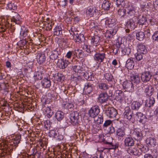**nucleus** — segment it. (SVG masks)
Listing matches in <instances>:
<instances>
[{
  "mask_svg": "<svg viewBox=\"0 0 158 158\" xmlns=\"http://www.w3.org/2000/svg\"><path fill=\"white\" fill-rule=\"evenodd\" d=\"M43 111L45 115L49 118H50L53 114V111L50 107H43Z\"/></svg>",
  "mask_w": 158,
  "mask_h": 158,
  "instance_id": "bb28decb",
  "label": "nucleus"
},
{
  "mask_svg": "<svg viewBox=\"0 0 158 158\" xmlns=\"http://www.w3.org/2000/svg\"><path fill=\"white\" fill-rule=\"evenodd\" d=\"M69 63L70 62L68 60L62 58L58 59L56 64L59 68L64 69L68 66Z\"/></svg>",
  "mask_w": 158,
  "mask_h": 158,
  "instance_id": "423d86ee",
  "label": "nucleus"
},
{
  "mask_svg": "<svg viewBox=\"0 0 158 158\" xmlns=\"http://www.w3.org/2000/svg\"><path fill=\"white\" fill-rule=\"evenodd\" d=\"M126 13L129 17L134 15L135 13V8L132 6L129 5L126 7Z\"/></svg>",
  "mask_w": 158,
  "mask_h": 158,
  "instance_id": "aec40b11",
  "label": "nucleus"
},
{
  "mask_svg": "<svg viewBox=\"0 0 158 158\" xmlns=\"http://www.w3.org/2000/svg\"><path fill=\"white\" fill-rule=\"evenodd\" d=\"M147 144L149 147H154L157 144L156 139L154 138L149 137L146 140Z\"/></svg>",
  "mask_w": 158,
  "mask_h": 158,
  "instance_id": "6ab92c4d",
  "label": "nucleus"
},
{
  "mask_svg": "<svg viewBox=\"0 0 158 158\" xmlns=\"http://www.w3.org/2000/svg\"><path fill=\"white\" fill-rule=\"evenodd\" d=\"M105 79L108 81H112L113 79V77L110 73H106L104 76Z\"/></svg>",
  "mask_w": 158,
  "mask_h": 158,
  "instance_id": "13d9d810",
  "label": "nucleus"
},
{
  "mask_svg": "<svg viewBox=\"0 0 158 158\" xmlns=\"http://www.w3.org/2000/svg\"><path fill=\"white\" fill-rule=\"evenodd\" d=\"M152 114L150 113L149 112H147L145 115H144V117L146 119L150 120L152 119Z\"/></svg>",
  "mask_w": 158,
  "mask_h": 158,
  "instance_id": "0e129e2a",
  "label": "nucleus"
},
{
  "mask_svg": "<svg viewBox=\"0 0 158 158\" xmlns=\"http://www.w3.org/2000/svg\"><path fill=\"white\" fill-rule=\"evenodd\" d=\"M116 45L118 47L121 48L122 53L124 55H129L131 51V49L128 47H126L123 43L117 42Z\"/></svg>",
  "mask_w": 158,
  "mask_h": 158,
  "instance_id": "39448f33",
  "label": "nucleus"
},
{
  "mask_svg": "<svg viewBox=\"0 0 158 158\" xmlns=\"http://www.w3.org/2000/svg\"><path fill=\"white\" fill-rule=\"evenodd\" d=\"M8 9L10 10H15L16 9L17 6L15 5L12 3H9L7 5Z\"/></svg>",
  "mask_w": 158,
  "mask_h": 158,
  "instance_id": "5fc2aeb1",
  "label": "nucleus"
},
{
  "mask_svg": "<svg viewBox=\"0 0 158 158\" xmlns=\"http://www.w3.org/2000/svg\"><path fill=\"white\" fill-rule=\"evenodd\" d=\"M142 106L141 102L137 101H133L131 103V107L133 110H138Z\"/></svg>",
  "mask_w": 158,
  "mask_h": 158,
  "instance_id": "cd10ccee",
  "label": "nucleus"
},
{
  "mask_svg": "<svg viewBox=\"0 0 158 158\" xmlns=\"http://www.w3.org/2000/svg\"><path fill=\"white\" fill-rule=\"evenodd\" d=\"M84 78L88 81H93L94 79L92 73L89 71H87L86 73L82 72Z\"/></svg>",
  "mask_w": 158,
  "mask_h": 158,
  "instance_id": "2f4dec72",
  "label": "nucleus"
},
{
  "mask_svg": "<svg viewBox=\"0 0 158 158\" xmlns=\"http://www.w3.org/2000/svg\"><path fill=\"white\" fill-rule=\"evenodd\" d=\"M56 79L58 81H62L64 79V76L61 73H58L57 76L56 77Z\"/></svg>",
  "mask_w": 158,
  "mask_h": 158,
  "instance_id": "bf43d9fd",
  "label": "nucleus"
},
{
  "mask_svg": "<svg viewBox=\"0 0 158 158\" xmlns=\"http://www.w3.org/2000/svg\"><path fill=\"white\" fill-rule=\"evenodd\" d=\"M76 42H81L83 38V35L82 34H77L73 36Z\"/></svg>",
  "mask_w": 158,
  "mask_h": 158,
  "instance_id": "49530a36",
  "label": "nucleus"
},
{
  "mask_svg": "<svg viewBox=\"0 0 158 158\" xmlns=\"http://www.w3.org/2000/svg\"><path fill=\"white\" fill-rule=\"evenodd\" d=\"M108 98V95L106 93H101L98 95V100L100 103H102L106 102Z\"/></svg>",
  "mask_w": 158,
  "mask_h": 158,
  "instance_id": "5701e85b",
  "label": "nucleus"
},
{
  "mask_svg": "<svg viewBox=\"0 0 158 158\" xmlns=\"http://www.w3.org/2000/svg\"><path fill=\"white\" fill-rule=\"evenodd\" d=\"M118 29V26H115L114 28L107 30L105 34V36L107 38H110L112 37L115 34Z\"/></svg>",
  "mask_w": 158,
  "mask_h": 158,
  "instance_id": "2eb2a0df",
  "label": "nucleus"
},
{
  "mask_svg": "<svg viewBox=\"0 0 158 158\" xmlns=\"http://www.w3.org/2000/svg\"><path fill=\"white\" fill-rule=\"evenodd\" d=\"M90 28L91 29L92 31H94L98 33V31H100L98 27L95 24L94 22L91 23L90 25Z\"/></svg>",
  "mask_w": 158,
  "mask_h": 158,
  "instance_id": "8fccbe9b",
  "label": "nucleus"
},
{
  "mask_svg": "<svg viewBox=\"0 0 158 158\" xmlns=\"http://www.w3.org/2000/svg\"><path fill=\"white\" fill-rule=\"evenodd\" d=\"M59 55L58 52L56 49L54 50L51 51L49 56L50 58L53 60H55L58 57Z\"/></svg>",
  "mask_w": 158,
  "mask_h": 158,
  "instance_id": "4c0bfd02",
  "label": "nucleus"
},
{
  "mask_svg": "<svg viewBox=\"0 0 158 158\" xmlns=\"http://www.w3.org/2000/svg\"><path fill=\"white\" fill-rule=\"evenodd\" d=\"M99 109L98 106H96L92 107L88 112L89 116L91 117H95L99 114Z\"/></svg>",
  "mask_w": 158,
  "mask_h": 158,
  "instance_id": "0eeeda50",
  "label": "nucleus"
},
{
  "mask_svg": "<svg viewBox=\"0 0 158 158\" xmlns=\"http://www.w3.org/2000/svg\"><path fill=\"white\" fill-rule=\"evenodd\" d=\"M41 85L45 88H49L51 85V82L48 78H44L41 81Z\"/></svg>",
  "mask_w": 158,
  "mask_h": 158,
  "instance_id": "c85d7f7f",
  "label": "nucleus"
},
{
  "mask_svg": "<svg viewBox=\"0 0 158 158\" xmlns=\"http://www.w3.org/2000/svg\"><path fill=\"white\" fill-rule=\"evenodd\" d=\"M135 143V141L134 139L131 136H128L125 138L124 140V144L126 147L133 146Z\"/></svg>",
  "mask_w": 158,
  "mask_h": 158,
  "instance_id": "a211bd4d",
  "label": "nucleus"
},
{
  "mask_svg": "<svg viewBox=\"0 0 158 158\" xmlns=\"http://www.w3.org/2000/svg\"><path fill=\"white\" fill-rule=\"evenodd\" d=\"M105 25L106 27H112L114 28L115 26H117L116 24V19L113 18H106L105 21Z\"/></svg>",
  "mask_w": 158,
  "mask_h": 158,
  "instance_id": "9d476101",
  "label": "nucleus"
},
{
  "mask_svg": "<svg viewBox=\"0 0 158 158\" xmlns=\"http://www.w3.org/2000/svg\"><path fill=\"white\" fill-rule=\"evenodd\" d=\"M133 59V58L130 57L127 60L126 65L128 69H131L134 68L135 63Z\"/></svg>",
  "mask_w": 158,
  "mask_h": 158,
  "instance_id": "b1692460",
  "label": "nucleus"
},
{
  "mask_svg": "<svg viewBox=\"0 0 158 158\" xmlns=\"http://www.w3.org/2000/svg\"><path fill=\"white\" fill-rule=\"evenodd\" d=\"M98 11V10H97L95 6H89L85 10L86 15L88 17H92L96 15Z\"/></svg>",
  "mask_w": 158,
  "mask_h": 158,
  "instance_id": "7ed1b4c3",
  "label": "nucleus"
},
{
  "mask_svg": "<svg viewBox=\"0 0 158 158\" xmlns=\"http://www.w3.org/2000/svg\"><path fill=\"white\" fill-rule=\"evenodd\" d=\"M146 152L145 148L142 144H138L134 148H129L127 149L128 153L131 155L140 156L142 152Z\"/></svg>",
  "mask_w": 158,
  "mask_h": 158,
  "instance_id": "f257e3e1",
  "label": "nucleus"
},
{
  "mask_svg": "<svg viewBox=\"0 0 158 158\" xmlns=\"http://www.w3.org/2000/svg\"><path fill=\"white\" fill-rule=\"evenodd\" d=\"M107 131L109 133H113L114 131V128L113 127L112 125H111L110 127H107Z\"/></svg>",
  "mask_w": 158,
  "mask_h": 158,
  "instance_id": "774afa93",
  "label": "nucleus"
},
{
  "mask_svg": "<svg viewBox=\"0 0 158 158\" xmlns=\"http://www.w3.org/2000/svg\"><path fill=\"white\" fill-rule=\"evenodd\" d=\"M133 136L135 139L138 140L142 139L143 138V134L141 129L139 128L134 129L132 133Z\"/></svg>",
  "mask_w": 158,
  "mask_h": 158,
  "instance_id": "f8f14e48",
  "label": "nucleus"
},
{
  "mask_svg": "<svg viewBox=\"0 0 158 158\" xmlns=\"http://www.w3.org/2000/svg\"><path fill=\"white\" fill-rule=\"evenodd\" d=\"M111 125H112V122L111 120H107L105 122L103 126L104 127H105L106 129L107 128V127H110Z\"/></svg>",
  "mask_w": 158,
  "mask_h": 158,
  "instance_id": "4d7b16f0",
  "label": "nucleus"
},
{
  "mask_svg": "<svg viewBox=\"0 0 158 158\" xmlns=\"http://www.w3.org/2000/svg\"><path fill=\"white\" fill-rule=\"evenodd\" d=\"M21 138V136L20 134H16L13 138L10 140L8 143V145H12L13 146H17L20 142Z\"/></svg>",
  "mask_w": 158,
  "mask_h": 158,
  "instance_id": "1a4fd4ad",
  "label": "nucleus"
},
{
  "mask_svg": "<svg viewBox=\"0 0 158 158\" xmlns=\"http://www.w3.org/2000/svg\"><path fill=\"white\" fill-rule=\"evenodd\" d=\"M49 135L50 137L55 138L58 136L57 132L55 130H50L49 132Z\"/></svg>",
  "mask_w": 158,
  "mask_h": 158,
  "instance_id": "864d4df0",
  "label": "nucleus"
},
{
  "mask_svg": "<svg viewBox=\"0 0 158 158\" xmlns=\"http://www.w3.org/2000/svg\"><path fill=\"white\" fill-rule=\"evenodd\" d=\"M136 19L135 18L130 19L127 22V27L131 29H134L136 27Z\"/></svg>",
  "mask_w": 158,
  "mask_h": 158,
  "instance_id": "393cba45",
  "label": "nucleus"
},
{
  "mask_svg": "<svg viewBox=\"0 0 158 158\" xmlns=\"http://www.w3.org/2000/svg\"><path fill=\"white\" fill-rule=\"evenodd\" d=\"M106 54L104 52H96L93 56L94 60L100 63L102 62L105 58Z\"/></svg>",
  "mask_w": 158,
  "mask_h": 158,
  "instance_id": "20e7f679",
  "label": "nucleus"
},
{
  "mask_svg": "<svg viewBox=\"0 0 158 158\" xmlns=\"http://www.w3.org/2000/svg\"><path fill=\"white\" fill-rule=\"evenodd\" d=\"M42 77V73L40 71L35 72L34 73L33 78L35 81H37L38 80H40Z\"/></svg>",
  "mask_w": 158,
  "mask_h": 158,
  "instance_id": "37998d69",
  "label": "nucleus"
},
{
  "mask_svg": "<svg viewBox=\"0 0 158 158\" xmlns=\"http://www.w3.org/2000/svg\"><path fill=\"white\" fill-rule=\"evenodd\" d=\"M27 30L24 27L21 28L20 32L21 38L23 39L27 35Z\"/></svg>",
  "mask_w": 158,
  "mask_h": 158,
  "instance_id": "de8ad7c7",
  "label": "nucleus"
},
{
  "mask_svg": "<svg viewBox=\"0 0 158 158\" xmlns=\"http://www.w3.org/2000/svg\"><path fill=\"white\" fill-rule=\"evenodd\" d=\"M98 86L99 89L104 90H106L109 88V86L108 85L103 82L99 83L98 84Z\"/></svg>",
  "mask_w": 158,
  "mask_h": 158,
  "instance_id": "a19ab883",
  "label": "nucleus"
},
{
  "mask_svg": "<svg viewBox=\"0 0 158 158\" xmlns=\"http://www.w3.org/2000/svg\"><path fill=\"white\" fill-rule=\"evenodd\" d=\"M153 89L151 85H146L145 86L144 91L149 96L151 95L152 94Z\"/></svg>",
  "mask_w": 158,
  "mask_h": 158,
  "instance_id": "e433bc0d",
  "label": "nucleus"
},
{
  "mask_svg": "<svg viewBox=\"0 0 158 158\" xmlns=\"http://www.w3.org/2000/svg\"><path fill=\"white\" fill-rule=\"evenodd\" d=\"M135 56L136 59L139 61L141 60L143 58V56L141 53L139 52H137V54H135Z\"/></svg>",
  "mask_w": 158,
  "mask_h": 158,
  "instance_id": "69168bd1",
  "label": "nucleus"
},
{
  "mask_svg": "<svg viewBox=\"0 0 158 158\" xmlns=\"http://www.w3.org/2000/svg\"><path fill=\"white\" fill-rule=\"evenodd\" d=\"M123 85L124 89L128 90L129 92H131L134 90V87L131 81H125L123 82Z\"/></svg>",
  "mask_w": 158,
  "mask_h": 158,
  "instance_id": "ddd939ff",
  "label": "nucleus"
},
{
  "mask_svg": "<svg viewBox=\"0 0 158 158\" xmlns=\"http://www.w3.org/2000/svg\"><path fill=\"white\" fill-rule=\"evenodd\" d=\"M155 102V99L153 97H150L146 100V105L147 106L150 107L153 106Z\"/></svg>",
  "mask_w": 158,
  "mask_h": 158,
  "instance_id": "f704fd0d",
  "label": "nucleus"
},
{
  "mask_svg": "<svg viewBox=\"0 0 158 158\" xmlns=\"http://www.w3.org/2000/svg\"><path fill=\"white\" fill-rule=\"evenodd\" d=\"M144 115H143L142 113L141 112H138L136 114L135 118L138 120L139 121L140 119L141 120H142L143 118H144Z\"/></svg>",
  "mask_w": 158,
  "mask_h": 158,
  "instance_id": "052dcab7",
  "label": "nucleus"
},
{
  "mask_svg": "<svg viewBox=\"0 0 158 158\" xmlns=\"http://www.w3.org/2000/svg\"><path fill=\"white\" fill-rule=\"evenodd\" d=\"M46 57L44 54L41 53H38L36 56V60L40 64H43L45 60Z\"/></svg>",
  "mask_w": 158,
  "mask_h": 158,
  "instance_id": "412c9836",
  "label": "nucleus"
},
{
  "mask_svg": "<svg viewBox=\"0 0 158 158\" xmlns=\"http://www.w3.org/2000/svg\"><path fill=\"white\" fill-rule=\"evenodd\" d=\"M125 132L124 129L119 128L116 131V136L118 140H120L124 136Z\"/></svg>",
  "mask_w": 158,
  "mask_h": 158,
  "instance_id": "7c9ffc66",
  "label": "nucleus"
},
{
  "mask_svg": "<svg viewBox=\"0 0 158 158\" xmlns=\"http://www.w3.org/2000/svg\"><path fill=\"white\" fill-rule=\"evenodd\" d=\"M110 5V3L106 0L103 1L102 4V7L103 9L106 10H109Z\"/></svg>",
  "mask_w": 158,
  "mask_h": 158,
  "instance_id": "ea45409f",
  "label": "nucleus"
},
{
  "mask_svg": "<svg viewBox=\"0 0 158 158\" xmlns=\"http://www.w3.org/2000/svg\"><path fill=\"white\" fill-rule=\"evenodd\" d=\"M124 98L123 93L120 90L116 91V98L117 100L122 101Z\"/></svg>",
  "mask_w": 158,
  "mask_h": 158,
  "instance_id": "473e14b6",
  "label": "nucleus"
},
{
  "mask_svg": "<svg viewBox=\"0 0 158 158\" xmlns=\"http://www.w3.org/2000/svg\"><path fill=\"white\" fill-rule=\"evenodd\" d=\"M20 19V16L17 13L15 12L14 15L13 16L12 18L11 19V20L16 24H19Z\"/></svg>",
  "mask_w": 158,
  "mask_h": 158,
  "instance_id": "c9c22d12",
  "label": "nucleus"
},
{
  "mask_svg": "<svg viewBox=\"0 0 158 158\" xmlns=\"http://www.w3.org/2000/svg\"><path fill=\"white\" fill-rule=\"evenodd\" d=\"M136 36L137 39L139 41H142L145 37V34L143 31H139L136 33Z\"/></svg>",
  "mask_w": 158,
  "mask_h": 158,
  "instance_id": "a18cd8bd",
  "label": "nucleus"
},
{
  "mask_svg": "<svg viewBox=\"0 0 158 158\" xmlns=\"http://www.w3.org/2000/svg\"><path fill=\"white\" fill-rule=\"evenodd\" d=\"M70 119L72 124L73 125H77L79 122V113L77 111L73 112L70 114Z\"/></svg>",
  "mask_w": 158,
  "mask_h": 158,
  "instance_id": "f03ea898",
  "label": "nucleus"
},
{
  "mask_svg": "<svg viewBox=\"0 0 158 158\" xmlns=\"http://www.w3.org/2000/svg\"><path fill=\"white\" fill-rule=\"evenodd\" d=\"M83 49L85 51L88 53H90L91 51L93 52L95 50L94 49H92L90 45L85 44L83 46Z\"/></svg>",
  "mask_w": 158,
  "mask_h": 158,
  "instance_id": "09e8293b",
  "label": "nucleus"
},
{
  "mask_svg": "<svg viewBox=\"0 0 158 158\" xmlns=\"http://www.w3.org/2000/svg\"><path fill=\"white\" fill-rule=\"evenodd\" d=\"M131 79L132 82L136 84H138L140 81V77L137 73L133 74L131 76Z\"/></svg>",
  "mask_w": 158,
  "mask_h": 158,
  "instance_id": "c756f323",
  "label": "nucleus"
},
{
  "mask_svg": "<svg viewBox=\"0 0 158 158\" xmlns=\"http://www.w3.org/2000/svg\"><path fill=\"white\" fill-rule=\"evenodd\" d=\"M103 122V117L101 115H99L98 117H96L94 119V124L93 125V127L94 128H96L97 125H98H98L99 124L102 123Z\"/></svg>",
  "mask_w": 158,
  "mask_h": 158,
  "instance_id": "a878e982",
  "label": "nucleus"
},
{
  "mask_svg": "<svg viewBox=\"0 0 158 158\" xmlns=\"http://www.w3.org/2000/svg\"><path fill=\"white\" fill-rule=\"evenodd\" d=\"M63 106L66 109H71L73 107V104L70 102H66L63 104Z\"/></svg>",
  "mask_w": 158,
  "mask_h": 158,
  "instance_id": "603ef678",
  "label": "nucleus"
},
{
  "mask_svg": "<svg viewBox=\"0 0 158 158\" xmlns=\"http://www.w3.org/2000/svg\"><path fill=\"white\" fill-rule=\"evenodd\" d=\"M123 115L124 118L129 120L134 119L133 112L129 107L126 108L123 113Z\"/></svg>",
  "mask_w": 158,
  "mask_h": 158,
  "instance_id": "9b49d317",
  "label": "nucleus"
},
{
  "mask_svg": "<svg viewBox=\"0 0 158 158\" xmlns=\"http://www.w3.org/2000/svg\"><path fill=\"white\" fill-rule=\"evenodd\" d=\"M149 22L151 25L153 26L155 25H156L158 21L156 19L154 18H152L149 19Z\"/></svg>",
  "mask_w": 158,
  "mask_h": 158,
  "instance_id": "680f3d73",
  "label": "nucleus"
},
{
  "mask_svg": "<svg viewBox=\"0 0 158 158\" xmlns=\"http://www.w3.org/2000/svg\"><path fill=\"white\" fill-rule=\"evenodd\" d=\"M126 13V8L124 9L123 8H122L119 9L118 10V14L121 17L124 16Z\"/></svg>",
  "mask_w": 158,
  "mask_h": 158,
  "instance_id": "6e6d98bb",
  "label": "nucleus"
},
{
  "mask_svg": "<svg viewBox=\"0 0 158 158\" xmlns=\"http://www.w3.org/2000/svg\"><path fill=\"white\" fill-rule=\"evenodd\" d=\"M90 41V43L92 46L95 47L99 45L101 42L100 37L96 35L91 37Z\"/></svg>",
  "mask_w": 158,
  "mask_h": 158,
  "instance_id": "4468645a",
  "label": "nucleus"
},
{
  "mask_svg": "<svg viewBox=\"0 0 158 158\" xmlns=\"http://www.w3.org/2000/svg\"><path fill=\"white\" fill-rule=\"evenodd\" d=\"M147 19L144 16H139L138 18V23L140 25L145 24L147 22Z\"/></svg>",
  "mask_w": 158,
  "mask_h": 158,
  "instance_id": "c03bdc74",
  "label": "nucleus"
},
{
  "mask_svg": "<svg viewBox=\"0 0 158 158\" xmlns=\"http://www.w3.org/2000/svg\"><path fill=\"white\" fill-rule=\"evenodd\" d=\"M62 33V29L60 26H57L54 29V34L56 35H59Z\"/></svg>",
  "mask_w": 158,
  "mask_h": 158,
  "instance_id": "58836bf2",
  "label": "nucleus"
},
{
  "mask_svg": "<svg viewBox=\"0 0 158 158\" xmlns=\"http://www.w3.org/2000/svg\"><path fill=\"white\" fill-rule=\"evenodd\" d=\"M152 38L153 40L155 41H158V31H155L154 33Z\"/></svg>",
  "mask_w": 158,
  "mask_h": 158,
  "instance_id": "338daca9",
  "label": "nucleus"
},
{
  "mask_svg": "<svg viewBox=\"0 0 158 158\" xmlns=\"http://www.w3.org/2000/svg\"><path fill=\"white\" fill-rule=\"evenodd\" d=\"M93 85L90 83H86L83 89V91L86 94L91 93L93 91Z\"/></svg>",
  "mask_w": 158,
  "mask_h": 158,
  "instance_id": "f3484780",
  "label": "nucleus"
},
{
  "mask_svg": "<svg viewBox=\"0 0 158 158\" xmlns=\"http://www.w3.org/2000/svg\"><path fill=\"white\" fill-rule=\"evenodd\" d=\"M73 70L76 73H81L84 70V68L79 65H75L73 67Z\"/></svg>",
  "mask_w": 158,
  "mask_h": 158,
  "instance_id": "79ce46f5",
  "label": "nucleus"
},
{
  "mask_svg": "<svg viewBox=\"0 0 158 158\" xmlns=\"http://www.w3.org/2000/svg\"><path fill=\"white\" fill-rule=\"evenodd\" d=\"M137 50L138 52L141 54H145L147 52V50L145 45L143 44H138L137 46Z\"/></svg>",
  "mask_w": 158,
  "mask_h": 158,
  "instance_id": "4be33fe9",
  "label": "nucleus"
},
{
  "mask_svg": "<svg viewBox=\"0 0 158 158\" xmlns=\"http://www.w3.org/2000/svg\"><path fill=\"white\" fill-rule=\"evenodd\" d=\"M28 40H27L26 39L21 40L19 41L18 44H19L20 46H25L28 43Z\"/></svg>",
  "mask_w": 158,
  "mask_h": 158,
  "instance_id": "e2e57ef3",
  "label": "nucleus"
},
{
  "mask_svg": "<svg viewBox=\"0 0 158 158\" xmlns=\"http://www.w3.org/2000/svg\"><path fill=\"white\" fill-rule=\"evenodd\" d=\"M116 2L118 7H123L125 5V3L124 0H116Z\"/></svg>",
  "mask_w": 158,
  "mask_h": 158,
  "instance_id": "3c124183",
  "label": "nucleus"
},
{
  "mask_svg": "<svg viewBox=\"0 0 158 158\" xmlns=\"http://www.w3.org/2000/svg\"><path fill=\"white\" fill-rule=\"evenodd\" d=\"M55 117L56 119L58 121L61 120L64 117V114L63 112L61 111H57L55 114Z\"/></svg>",
  "mask_w": 158,
  "mask_h": 158,
  "instance_id": "72a5a7b5",
  "label": "nucleus"
},
{
  "mask_svg": "<svg viewBox=\"0 0 158 158\" xmlns=\"http://www.w3.org/2000/svg\"><path fill=\"white\" fill-rule=\"evenodd\" d=\"M105 113L109 118H114L117 114V110L113 107L106 108L105 110Z\"/></svg>",
  "mask_w": 158,
  "mask_h": 158,
  "instance_id": "6e6552de",
  "label": "nucleus"
},
{
  "mask_svg": "<svg viewBox=\"0 0 158 158\" xmlns=\"http://www.w3.org/2000/svg\"><path fill=\"white\" fill-rule=\"evenodd\" d=\"M152 75L149 71H145L141 74V78L142 81L144 82H147L151 79Z\"/></svg>",
  "mask_w": 158,
  "mask_h": 158,
  "instance_id": "dca6fc26",
  "label": "nucleus"
}]
</instances>
